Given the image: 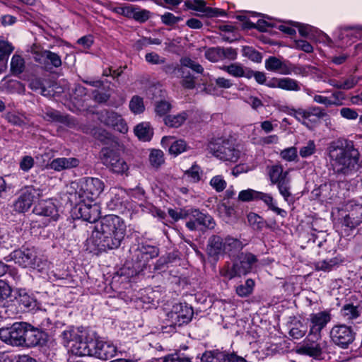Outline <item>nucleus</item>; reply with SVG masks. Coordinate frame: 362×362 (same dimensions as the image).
<instances>
[{"instance_id":"nucleus-54","label":"nucleus","mask_w":362,"mask_h":362,"mask_svg":"<svg viewBox=\"0 0 362 362\" xmlns=\"http://www.w3.org/2000/svg\"><path fill=\"white\" fill-rule=\"evenodd\" d=\"M13 47L11 43L7 41L1 40L0 41V61H3L4 59L8 57V56L13 51Z\"/></svg>"},{"instance_id":"nucleus-9","label":"nucleus","mask_w":362,"mask_h":362,"mask_svg":"<svg viewBox=\"0 0 362 362\" xmlns=\"http://www.w3.org/2000/svg\"><path fill=\"white\" fill-rule=\"evenodd\" d=\"M25 327H29V324L24 322H15L11 327H2L0 329V339L12 346L23 345Z\"/></svg>"},{"instance_id":"nucleus-19","label":"nucleus","mask_w":362,"mask_h":362,"mask_svg":"<svg viewBox=\"0 0 362 362\" xmlns=\"http://www.w3.org/2000/svg\"><path fill=\"white\" fill-rule=\"evenodd\" d=\"M333 171L337 174L348 175L357 171L362 165V160H330Z\"/></svg>"},{"instance_id":"nucleus-13","label":"nucleus","mask_w":362,"mask_h":362,"mask_svg":"<svg viewBox=\"0 0 362 362\" xmlns=\"http://www.w3.org/2000/svg\"><path fill=\"white\" fill-rule=\"evenodd\" d=\"M88 202V203H86L85 201L76 204V211L75 214L77 218H81L90 223H95L100 218V206L96 203L92 204L93 202Z\"/></svg>"},{"instance_id":"nucleus-40","label":"nucleus","mask_w":362,"mask_h":362,"mask_svg":"<svg viewBox=\"0 0 362 362\" xmlns=\"http://www.w3.org/2000/svg\"><path fill=\"white\" fill-rule=\"evenodd\" d=\"M361 25H354L341 28L339 31L336 32L335 34L337 35L339 40H343L344 39V35L347 37L350 35L354 37L355 38H358L361 37Z\"/></svg>"},{"instance_id":"nucleus-30","label":"nucleus","mask_w":362,"mask_h":362,"mask_svg":"<svg viewBox=\"0 0 362 362\" xmlns=\"http://www.w3.org/2000/svg\"><path fill=\"white\" fill-rule=\"evenodd\" d=\"M188 115L186 112H182L177 115H169L164 117L165 124L171 128H178L187 120Z\"/></svg>"},{"instance_id":"nucleus-60","label":"nucleus","mask_w":362,"mask_h":362,"mask_svg":"<svg viewBox=\"0 0 362 362\" xmlns=\"http://www.w3.org/2000/svg\"><path fill=\"white\" fill-rule=\"evenodd\" d=\"M210 185L218 192L223 191L226 187V181L220 175L214 177L210 181Z\"/></svg>"},{"instance_id":"nucleus-49","label":"nucleus","mask_w":362,"mask_h":362,"mask_svg":"<svg viewBox=\"0 0 362 362\" xmlns=\"http://www.w3.org/2000/svg\"><path fill=\"white\" fill-rule=\"evenodd\" d=\"M202 173L199 166L193 165L189 170L185 172V175L190 179V182L197 183L201 180Z\"/></svg>"},{"instance_id":"nucleus-12","label":"nucleus","mask_w":362,"mask_h":362,"mask_svg":"<svg viewBox=\"0 0 362 362\" xmlns=\"http://www.w3.org/2000/svg\"><path fill=\"white\" fill-rule=\"evenodd\" d=\"M34 60L39 63L45 69L51 70L62 66L59 55L47 49H34L33 51Z\"/></svg>"},{"instance_id":"nucleus-7","label":"nucleus","mask_w":362,"mask_h":362,"mask_svg":"<svg viewBox=\"0 0 362 362\" xmlns=\"http://www.w3.org/2000/svg\"><path fill=\"white\" fill-rule=\"evenodd\" d=\"M9 257L15 263L24 268H33L40 270L43 269V265L45 264L38 257L37 251L34 247H23L22 249L14 250Z\"/></svg>"},{"instance_id":"nucleus-59","label":"nucleus","mask_w":362,"mask_h":362,"mask_svg":"<svg viewBox=\"0 0 362 362\" xmlns=\"http://www.w3.org/2000/svg\"><path fill=\"white\" fill-rule=\"evenodd\" d=\"M205 57L208 60L212 62H216L221 60L220 54V47H211L208 49L205 52Z\"/></svg>"},{"instance_id":"nucleus-14","label":"nucleus","mask_w":362,"mask_h":362,"mask_svg":"<svg viewBox=\"0 0 362 362\" xmlns=\"http://www.w3.org/2000/svg\"><path fill=\"white\" fill-rule=\"evenodd\" d=\"M310 337L320 339L322 330L331 320V315L328 311H321L310 315Z\"/></svg>"},{"instance_id":"nucleus-61","label":"nucleus","mask_w":362,"mask_h":362,"mask_svg":"<svg viewBox=\"0 0 362 362\" xmlns=\"http://www.w3.org/2000/svg\"><path fill=\"white\" fill-rule=\"evenodd\" d=\"M289 115L295 117L298 121L304 122V121L309 118L308 111L302 108L291 109Z\"/></svg>"},{"instance_id":"nucleus-43","label":"nucleus","mask_w":362,"mask_h":362,"mask_svg":"<svg viewBox=\"0 0 362 362\" xmlns=\"http://www.w3.org/2000/svg\"><path fill=\"white\" fill-rule=\"evenodd\" d=\"M224 254H230L240 250L243 248V244L239 240L228 236L224 240Z\"/></svg>"},{"instance_id":"nucleus-44","label":"nucleus","mask_w":362,"mask_h":362,"mask_svg":"<svg viewBox=\"0 0 362 362\" xmlns=\"http://www.w3.org/2000/svg\"><path fill=\"white\" fill-rule=\"evenodd\" d=\"M280 88L287 91H299L300 84L298 81L291 78H280Z\"/></svg>"},{"instance_id":"nucleus-36","label":"nucleus","mask_w":362,"mask_h":362,"mask_svg":"<svg viewBox=\"0 0 362 362\" xmlns=\"http://www.w3.org/2000/svg\"><path fill=\"white\" fill-rule=\"evenodd\" d=\"M257 199L262 200L269 207V209L275 212L276 214L284 217L286 215V211L282 209L277 207L275 204L273 197L269 194H265L262 192H258Z\"/></svg>"},{"instance_id":"nucleus-42","label":"nucleus","mask_w":362,"mask_h":362,"mask_svg":"<svg viewBox=\"0 0 362 362\" xmlns=\"http://www.w3.org/2000/svg\"><path fill=\"white\" fill-rule=\"evenodd\" d=\"M173 309L180 315L182 322L187 324L191 320L193 315L192 308L188 307L186 304H179L173 306Z\"/></svg>"},{"instance_id":"nucleus-2","label":"nucleus","mask_w":362,"mask_h":362,"mask_svg":"<svg viewBox=\"0 0 362 362\" xmlns=\"http://www.w3.org/2000/svg\"><path fill=\"white\" fill-rule=\"evenodd\" d=\"M64 346L77 356H91L95 333L83 327H69L60 335Z\"/></svg>"},{"instance_id":"nucleus-58","label":"nucleus","mask_w":362,"mask_h":362,"mask_svg":"<svg viewBox=\"0 0 362 362\" xmlns=\"http://www.w3.org/2000/svg\"><path fill=\"white\" fill-rule=\"evenodd\" d=\"M244 55L255 62H261L262 56L260 52L254 49L252 47H247L244 49Z\"/></svg>"},{"instance_id":"nucleus-51","label":"nucleus","mask_w":362,"mask_h":362,"mask_svg":"<svg viewBox=\"0 0 362 362\" xmlns=\"http://www.w3.org/2000/svg\"><path fill=\"white\" fill-rule=\"evenodd\" d=\"M187 149V144L184 140L180 139L174 141L169 147V152L171 155L177 156L181 153L185 151Z\"/></svg>"},{"instance_id":"nucleus-1","label":"nucleus","mask_w":362,"mask_h":362,"mask_svg":"<svg viewBox=\"0 0 362 362\" xmlns=\"http://www.w3.org/2000/svg\"><path fill=\"white\" fill-rule=\"evenodd\" d=\"M126 226L123 220L116 215H107L102 218L95 226L89 238L91 244L99 252L115 250L119 247L124 240Z\"/></svg>"},{"instance_id":"nucleus-64","label":"nucleus","mask_w":362,"mask_h":362,"mask_svg":"<svg viewBox=\"0 0 362 362\" xmlns=\"http://www.w3.org/2000/svg\"><path fill=\"white\" fill-rule=\"evenodd\" d=\"M156 362H192L188 358H181L177 355H169L158 359Z\"/></svg>"},{"instance_id":"nucleus-11","label":"nucleus","mask_w":362,"mask_h":362,"mask_svg":"<svg viewBox=\"0 0 362 362\" xmlns=\"http://www.w3.org/2000/svg\"><path fill=\"white\" fill-rule=\"evenodd\" d=\"M187 217L189 220L186 222V226L190 230L214 229L216 226L214 218L210 215L204 214L198 209L192 210L188 213Z\"/></svg>"},{"instance_id":"nucleus-8","label":"nucleus","mask_w":362,"mask_h":362,"mask_svg":"<svg viewBox=\"0 0 362 362\" xmlns=\"http://www.w3.org/2000/svg\"><path fill=\"white\" fill-rule=\"evenodd\" d=\"M330 158H358V151L354 147L352 141L338 139L332 141L327 147Z\"/></svg>"},{"instance_id":"nucleus-32","label":"nucleus","mask_w":362,"mask_h":362,"mask_svg":"<svg viewBox=\"0 0 362 362\" xmlns=\"http://www.w3.org/2000/svg\"><path fill=\"white\" fill-rule=\"evenodd\" d=\"M269 175L272 184H278L283 180L288 179V172H284L281 165H275L268 168Z\"/></svg>"},{"instance_id":"nucleus-31","label":"nucleus","mask_w":362,"mask_h":362,"mask_svg":"<svg viewBox=\"0 0 362 362\" xmlns=\"http://www.w3.org/2000/svg\"><path fill=\"white\" fill-rule=\"evenodd\" d=\"M221 69L235 78H247V70H249V69L245 68L240 63H232L229 65L223 66Z\"/></svg>"},{"instance_id":"nucleus-37","label":"nucleus","mask_w":362,"mask_h":362,"mask_svg":"<svg viewBox=\"0 0 362 362\" xmlns=\"http://www.w3.org/2000/svg\"><path fill=\"white\" fill-rule=\"evenodd\" d=\"M158 255V250L154 247L148 246L144 247L142 250H139L136 253L138 261L144 260V263L139 265L138 267H146V260L149 258L152 259L156 257Z\"/></svg>"},{"instance_id":"nucleus-34","label":"nucleus","mask_w":362,"mask_h":362,"mask_svg":"<svg viewBox=\"0 0 362 362\" xmlns=\"http://www.w3.org/2000/svg\"><path fill=\"white\" fill-rule=\"evenodd\" d=\"M164 323L165 324L164 329H167L168 327L170 329L164 331L166 332H173L176 327H180L185 324L181 321L180 315L177 314L174 309L167 314Z\"/></svg>"},{"instance_id":"nucleus-18","label":"nucleus","mask_w":362,"mask_h":362,"mask_svg":"<svg viewBox=\"0 0 362 362\" xmlns=\"http://www.w3.org/2000/svg\"><path fill=\"white\" fill-rule=\"evenodd\" d=\"M83 185H84L82 178L66 185V193L71 204H77L87 200L85 187Z\"/></svg>"},{"instance_id":"nucleus-24","label":"nucleus","mask_w":362,"mask_h":362,"mask_svg":"<svg viewBox=\"0 0 362 362\" xmlns=\"http://www.w3.org/2000/svg\"><path fill=\"white\" fill-rule=\"evenodd\" d=\"M224 240L218 235H212L207 241L206 253L207 255L218 259V257L224 254Z\"/></svg>"},{"instance_id":"nucleus-25","label":"nucleus","mask_w":362,"mask_h":362,"mask_svg":"<svg viewBox=\"0 0 362 362\" xmlns=\"http://www.w3.org/2000/svg\"><path fill=\"white\" fill-rule=\"evenodd\" d=\"M359 81L360 77L354 74H350L340 80L330 78L329 81H327V83L337 89L350 90L354 88L358 84Z\"/></svg>"},{"instance_id":"nucleus-3","label":"nucleus","mask_w":362,"mask_h":362,"mask_svg":"<svg viewBox=\"0 0 362 362\" xmlns=\"http://www.w3.org/2000/svg\"><path fill=\"white\" fill-rule=\"evenodd\" d=\"M207 149L211 156L219 158H240L247 156L245 144L233 136L214 139L209 143Z\"/></svg>"},{"instance_id":"nucleus-27","label":"nucleus","mask_w":362,"mask_h":362,"mask_svg":"<svg viewBox=\"0 0 362 362\" xmlns=\"http://www.w3.org/2000/svg\"><path fill=\"white\" fill-rule=\"evenodd\" d=\"M344 262V258L336 256L329 259L320 260L315 263L316 270L329 272L341 265Z\"/></svg>"},{"instance_id":"nucleus-26","label":"nucleus","mask_w":362,"mask_h":362,"mask_svg":"<svg viewBox=\"0 0 362 362\" xmlns=\"http://www.w3.org/2000/svg\"><path fill=\"white\" fill-rule=\"evenodd\" d=\"M16 299L22 311H31L37 307L35 298L25 291H20Z\"/></svg>"},{"instance_id":"nucleus-50","label":"nucleus","mask_w":362,"mask_h":362,"mask_svg":"<svg viewBox=\"0 0 362 362\" xmlns=\"http://www.w3.org/2000/svg\"><path fill=\"white\" fill-rule=\"evenodd\" d=\"M316 151V145L313 140L308 141L299 150L301 157L305 158L313 156Z\"/></svg>"},{"instance_id":"nucleus-52","label":"nucleus","mask_w":362,"mask_h":362,"mask_svg":"<svg viewBox=\"0 0 362 362\" xmlns=\"http://www.w3.org/2000/svg\"><path fill=\"white\" fill-rule=\"evenodd\" d=\"M180 64L182 67L190 68L194 71L202 74L204 71L203 67L189 57H182L180 59Z\"/></svg>"},{"instance_id":"nucleus-41","label":"nucleus","mask_w":362,"mask_h":362,"mask_svg":"<svg viewBox=\"0 0 362 362\" xmlns=\"http://www.w3.org/2000/svg\"><path fill=\"white\" fill-rule=\"evenodd\" d=\"M341 315L346 320H354L360 316L358 307L351 303L345 304L341 309Z\"/></svg>"},{"instance_id":"nucleus-21","label":"nucleus","mask_w":362,"mask_h":362,"mask_svg":"<svg viewBox=\"0 0 362 362\" xmlns=\"http://www.w3.org/2000/svg\"><path fill=\"white\" fill-rule=\"evenodd\" d=\"M101 121L113 127L120 133L126 134L128 126L120 115L113 111H105L101 114Z\"/></svg>"},{"instance_id":"nucleus-28","label":"nucleus","mask_w":362,"mask_h":362,"mask_svg":"<svg viewBox=\"0 0 362 362\" xmlns=\"http://www.w3.org/2000/svg\"><path fill=\"white\" fill-rule=\"evenodd\" d=\"M23 337L25 338L24 344L28 346H35L40 344L42 333L29 325V327H25Z\"/></svg>"},{"instance_id":"nucleus-39","label":"nucleus","mask_w":362,"mask_h":362,"mask_svg":"<svg viewBox=\"0 0 362 362\" xmlns=\"http://www.w3.org/2000/svg\"><path fill=\"white\" fill-rule=\"evenodd\" d=\"M150 18V11L142 9L139 6L131 5L130 15L129 18H133L137 22L144 23Z\"/></svg>"},{"instance_id":"nucleus-6","label":"nucleus","mask_w":362,"mask_h":362,"mask_svg":"<svg viewBox=\"0 0 362 362\" xmlns=\"http://www.w3.org/2000/svg\"><path fill=\"white\" fill-rule=\"evenodd\" d=\"M45 192L46 187L42 186H25L21 189L20 196L13 204L15 211L19 213L27 211L35 200L43 197Z\"/></svg>"},{"instance_id":"nucleus-17","label":"nucleus","mask_w":362,"mask_h":362,"mask_svg":"<svg viewBox=\"0 0 362 362\" xmlns=\"http://www.w3.org/2000/svg\"><path fill=\"white\" fill-rule=\"evenodd\" d=\"M117 351V348L112 343L98 340L95 337L91 356L106 361L114 357Z\"/></svg>"},{"instance_id":"nucleus-45","label":"nucleus","mask_w":362,"mask_h":362,"mask_svg":"<svg viewBox=\"0 0 362 362\" xmlns=\"http://www.w3.org/2000/svg\"><path fill=\"white\" fill-rule=\"evenodd\" d=\"M129 107L134 114H141L145 110L143 98L139 95H134L129 101Z\"/></svg>"},{"instance_id":"nucleus-47","label":"nucleus","mask_w":362,"mask_h":362,"mask_svg":"<svg viewBox=\"0 0 362 362\" xmlns=\"http://www.w3.org/2000/svg\"><path fill=\"white\" fill-rule=\"evenodd\" d=\"M307 332V327L301 322L298 321L293 325V327L290 329L289 334L293 339H300L305 336Z\"/></svg>"},{"instance_id":"nucleus-62","label":"nucleus","mask_w":362,"mask_h":362,"mask_svg":"<svg viewBox=\"0 0 362 362\" xmlns=\"http://www.w3.org/2000/svg\"><path fill=\"white\" fill-rule=\"evenodd\" d=\"M6 119L7 120L14 124V125H16V126H23L25 124L24 119H25V117L22 115H19L18 114H16V113H8L7 115H6Z\"/></svg>"},{"instance_id":"nucleus-63","label":"nucleus","mask_w":362,"mask_h":362,"mask_svg":"<svg viewBox=\"0 0 362 362\" xmlns=\"http://www.w3.org/2000/svg\"><path fill=\"white\" fill-rule=\"evenodd\" d=\"M145 59L148 63L151 64H162L165 62V59L156 52L147 53Z\"/></svg>"},{"instance_id":"nucleus-20","label":"nucleus","mask_w":362,"mask_h":362,"mask_svg":"<svg viewBox=\"0 0 362 362\" xmlns=\"http://www.w3.org/2000/svg\"><path fill=\"white\" fill-rule=\"evenodd\" d=\"M202 362H247V361L241 356H238L235 353H226L225 351H219L218 350L211 351L203 355L202 358Z\"/></svg>"},{"instance_id":"nucleus-56","label":"nucleus","mask_w":362,"mask_h":362,"mask_svg":"<svg viewBox=\"0 0 362 362\" xmlns=\"http://www.w3.org/2000/svg\"><path fill=\"white\" fill-rule=\"evenodd\" d=\"M362 222V216L361 217H354V214H348L344 218L343 225L351 229L356 228Z\"/></svg>"},{"instance_id":"nucleus-15","label":"nucleus","mask_w":362,"mask_h":362,"mask_svg":"<svg viewBox=\"0 0 362 362\" xmlns=\"http://www.w3.org/2000/svg\"><path fill=\"white\" fill-rule=\"evenodd\" d=\"M33 211L34 214L45 218L44 225H47L51 221H57L59 216L56 205L51 199L39 202Z\"/></svg>"},{"instance_id":"nucleus-22","label":"nucleus","mask_w":362,"mask_h":362,"mask_svg":"<svg viewBox=\"0 0 362 362\" xmlns=\"http://www.w3.org/2000/svg\"><path fill=\"white\" fill-rule=\"evenodd\" d=\"M82 180L87 196V200L93 202L103 192L104 189L103 182L95 177H83Z\"/></svg>"},{"instance_id":"nucleus-53","label":"nucleus","mask_w":362,"mask_h":362,"mask_svg":"<svg viewBox=\"0 0 362 362\" xmlns=\"http://www.w3.org/2000/svg\"><path fill=\"white\" fill-rule=\"evenodd\" d=\"M279 193L283 196L285 201L288 202L289 198L291 196L290 192V180H283L279 183L276 184Z\"/></svg>"},{"instance_id":"nucleus-33","label":"nucleus","mask_w":362,"mask_h":362,"mask_svg":"<svg viewBox=\"0 0 362 362\" xmlns=\"http://www.w3.org/2000/svg\"><path fill=\"white\" fill-rule=\"evenodd\" d=\"M103 163L112 172L117 174H124L129 169V165L125 162V160H104Z\"/></svg>"},{"instance_id":"nucleus-38","label":"nucleus","mask_w":362,"mask_h":362,"mask_svg":"<svg viewBox=\"0 0 362 362\" xmlns=\"http://www.w3.org/2000/svg\"><path fill=\"white\" fill-rule=\"evenodd\" d=\"M78 164V160H52L48 165L54 170L61 171L76 167Z\"/></svg>"},{"instance_id":"nucleus-57","label":"nucleus","mask_w":362,"mask_h":362,"mask_svg":"<svg viewBox=\"0 0 362 362\" xmlns=\"http://www.w3.org/2000/svg\"><path fill=\"white\" fill-rule=\"evenodd\" d=\"M258 192L251 189L243 190L240 192L238 194V199L242 202H250L254 199H257Z\"/></svg>"},{"instance_id":"nucleus-10","label":"nucleus","mask_w":362,"mask_h":362,"mask_svg":"<svg viewBox=\"0 0 362 362\" xmlns=\"http://www.w3.org/2000/svg\"><path fill=\"white\" fill-rule=\"evenodd\" d=\"M355 332L351 326L344 324L334 325L330 330L332 342L340 348L346 349L355 339Z\"/></svg>"},{"instance_id":"nucleus-55","label":"nucleus","mask_w":362,"mask_h":362,"mask_svg":"<svg viewBox=\"0 0 362 362\" xmlns=\"http://www.w3.org/2000/svg\"><path fill=\"white\" fill-rule=\"evenodd\" d=\"M171 105L165 100H160L156 103L155 111L156 114L160 117L165 116V115L171 110Z\"/></svg>"},{"instance_id":"nucleus-29","label":"nucleus","mask_w":362,"mask_h":362,"mask_svg":"<svg viewBox=\"0 0 362 362\" xmlns=\"http://www.w3.org/2000/svg\"><path fill=\"white\" fill-rule=\"evenodd\" d=\"M343 93L341 92H334L332 93V97L335 100H331L327 96H323L321 95H314L313 100L318 103L325 105L326 107H330L332 105L339 106L342 105V103L340 102L339 98H342Z\"/></svg>"},{"instance_id":"nucleus-48","label":"nucleus","mask_w":362,"mask_h":362,"mask_svg":"<svg viewBox=\"0 0 362 362\" xmlns=\"http://www.w3.org/2000/svg\"><path fill=\"white\" fill-rule=\"evenodd\" d=\"M24 60L17 54H14L11 61V71L14 74H20L24 70Z\"/></svg>"},{"instance_id":"nucleus-35","label":"nucleus","mask_w":362,"mask_h":362,"mask_svg":"<svg viewBox=\"0 0 362 362\" xmlns=\"http://www.w3.org/2000/svg\"><path fill=\"white\" fill-rule=\"evenodd\" d=\"M134 134L139 140L148 141L151 139L153 132L148 123H141L134 128Z\"/></svg>"},{"instance_id":"nucleus-16","label":"nucleus","mask_w":362,"mask_h":362,"mask_svg":"<svg viewBox=\"0 0 362 362\" xmlns=\"http://www.w3.org/2000/svg\"><path fill=\"white\" fill-rule=\"evenodd\" d=\"M322 339L314 337H307L303 344L297 349V353L303 355L309 356L313 358H318L322 354Z\"/></svg>"},{"instance_id":"nucleus-23","label":"nucleus","mask_w":362,"mask_h":362,"mask_svg":"<svg viewBox=\"0 0 362 362\" xmlns=\"http://www.w3.org/2000/svg\"><path fill=\"white\" fill-rule=\"evenodd\" d=\"M189 8L199 12L204 13L207 17L223 16L226 12L221 9L207 7L204 0H187L185 2Z\"/></svg>"},{"instance_id":"nucleus-5","label":"nucleus","mask_w":362,"mask_h":362,"mask_svg":"<svg viewBox=\"0 0 362 362\" xmlns=\"http://www.w3.org/2000/svg\"><path fill=\"white\" fill-rule=\"evenodd\" d=\"M257 262L255 255L252 253H242L238 262L230 267L227 265L221 269V275L226 279H232L236 276L246 275L252 270V266Z\"/></svg>"},{"instance_id":"nucleus-4","label":"nucleus","mask_w":362,"mask_h":362,"mask_svg":"<svg viewBox=\"0 0 362 362\" xmlns=\"http://www.w3.org/2000/svg\"><path fill=\"white\" fill-rule=\"evenodd\" d=\"M265 69L267 71L276 72L282 75H290L294 74L296 75H307L308 71L314 73L317 69L314 66H297L292 65L291 63L284 62L276 57L271 56L265 60Z\"/></svg>"},{"instance_id":"nucleus-46","label":"nucleus","mask_w":362,"mask_h":362,"mask_svg":"<svg viewBox=\"0 0 362 362\" xmlns=\"http://www.w3.org/2000/svg\"><path fill=\"white\" fill-rule=\"evenodd\" d=\"M255 281L252 279L246 280L245 284L236 287V293L240 297H246L252 293Z\"/></svg>"}]
</instances>
